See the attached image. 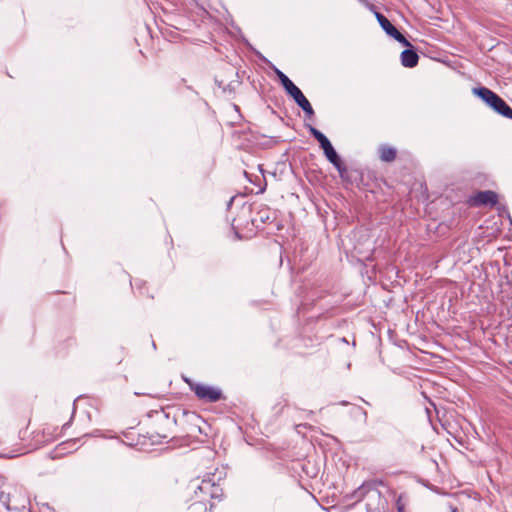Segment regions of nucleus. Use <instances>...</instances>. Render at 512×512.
Segmentation results:
<instances>
[{
  "label": "nucleus",
  "instance_id": "nucleus-1",
  "mask_svg": "<svg viewBox=\"0 0 512 512\" xmlns=\"http://www.w3.org/2000/svg\"><path fill=\"white\" fill-rule=\"evenodd\" d=\"M276 75L285 91L294 99L297 105L302 108L305 114L308 117L313 116L314 110L302 91L281 70L276 69Z\"/></svg>",
  "mask_w": 512,
  "mask_h": 512
},
{
  "label": "nucleus",
  "instance_id": "nucleus-2",
  "mask_svg": "<svg viewBox=\"0 0 512 512\" xmlns=\"http://www.w3.org/2000/svg\"><path fill=\"white\" fill-rule=\"evenodd\" d=\"M366 495L369 496L370 499H372L373 501L376 502V504L374 503H370L368 502L366 504V510L367 512H381L380 511V504H381V501H382V498H381V493L379 490L373 488V485L372 483L370 482H365L363 483L355 492H354V497L357 499V500H361L363 497H365Z\"/></svg>",
  "mask_w": 512,
  "mask_h": 512
},
{
  "label": "nucleus",
  "instance_id": "nucleus-3",
  "mask_svg": "<svg viewBox=\"0 0 512 512\" xmlns=\"http://www.w3.org/2000/svg\"><path fill=\"white\" fill-rule=\"evenodd\" d=\"M190 488L194 491L195 494V502L192 505L200 504L206 511V504L210 499L209 493L212 488V480L203 479L200 483H198L197 481H192L190 483Z\"/></svg>",
  "mask_w": 512,
  "mask_h": 512
},
{
  "label": "nucleus",
  "instance_id": "nucleus-4",
  "mask_svg": "<svg viewBox=\"0 0 512 512\" xmlns=\"http://www.w3.org/2000/svg\"><path fill=\"white\" fill-rule=\"evenodd\" d=\"M191 390L200 399L207 402H217L222 398L220 389L205 384H193Z\"/></svg>",
  "mask_w": 512,
  "mask_h": 512
},
{
  "label": "nucleus",
  "instance_id": "nucleus-5",
  "mask_svg": "<svg viewBox=\"0 0 512 512\" xmlns=\"http://www.w3.org/2000/svg\"><path fill=\"white\" fill-rule=\"evenodd\" d=\"M376 19L387 35L406 47H411V43L398 31V29L381 13H375Z\"/></svg>",
  "mask_w": 512,
  "mask_h": 512
},
{
  "label": "nucleus",
  "instance_id": "nucleus-6",
  "mask_svg": "<svg viewBox=\"0 0 512 512\" xmlns=\"http://www.w3.org/2000/svg\"><path fill=\"white\" fill-rule=\"evenodd\" d=\"M498 202V195L494 191L485 190L479 191L474 196L470 198L471 206H494Z\"/></svg>",
  "mask_w": 512,
  "mask_h": 512
},
{
  "label": "nucleus",
  "instance_id": "nucleus-7",
  "mask_svg": "<svg viewBox=\"0 0 512 512\" xmlns=\"http://www.w3.org/2000/svg\"><path fill=\"white\" fill-rule=\"evenodd\" d=\"M325 156L327 159L333 164V166L338 170L340 176H343L344 173H346L347 169L343 165L340 157L338 156L337 152L333 148L332 144L328 145L323 149Z\"/></svg>",
  "mask_w": 512,
  "mask_h": 512
},
{
  "label": "nucleus",
  "instance_id": "nucleus-8",
  "mask_svg": "<svg viewBox=\"0 0 512 512\" xmlns=\"http://www.w3.org/2000/svg\"><path fill=\"white\" fill-rule=\"evenodd\" d=\"M490 107L502 116L512 119V108L500 96H496Z\"/></svg>",
  "mask_w": 512,
  "mask_h": 512
},
{
  "label": "nucleus",
  "instance_id": "nucleus-9",
  "mask_svg": "<svg viewBox=\"0 0 512 512\" xmlns=\"http://www.w3.org/2000/svg\"><path fill=\"white\" fill-rule=\"evenodd\" d=\"M11 485L7 483L5 477L0 476V503L10 509V494H11Z\"/></svg>",
  "mask_w": 512,
  "mask_h": 512
},
{
  "label": "nucleus",
  "instance_id": "nucleus-10",
  "mask_svg": "<svg viewBox=\"0 0 512 512\" xmlns=\"http://www.w3.org/2000/svg\"><path fill=\"white\" fill-rule=\"evenodd\" d=\"M401 64L407 68H413L418 64L419 56L412 49H405L401 53Z\"/></svg>",
  "mask_w": 512,
  "mask_h": 512
},
{
  "label": "nucleus",
  "instance_id": "nucleus-11",
  "mask_svg": "<svg viewBox=\"0 0 512 512\" xmlns=\"http://www.w3.org/2000/svg\"><path fill=\"white\" fill-rule=\"evenodd\" d=\"M475 95L480 97L486 104L491 106V102L496 98L497 94L486 87L474 88Z\"/></svg>",
  "mask_w": 512,
  "mask_h": 512
},
{
  "label": "nucleus",
  "instance_id": "nucleus-12",
  "mask_svg": "<svg viewBox=\"0 0 512 512\" xmlns=\"http://www.w3.org/2000/svg\"><path fill=\"white\" fill-rule=\"evenodd\" d=\"M380 152V159L384 162H392L395 160L397 151L395 148L388 146V145H382L379 148Z\"/></svg>",
  "mask_w": 512,
  "mask_h": 512
},
{
  "label": "nucleus",
  "instance_id": "nucleus-13",
  "mask_svg": "<svg viewBox=\"0 0 512 512\" xmlns=\"http://www.w3.org/2000/svg\"><path fill=\"white\" fill-rule=\"evenodd\" d=\"M309 131L313 135V137L319 142L320 147L322 149H324L325 147H327L328 145L331 144L329 139L321 131H319L315 127L310 126L309 127Z\"/></svg>",
  "mask_w": 512,
  "mask_h": 512
},
{
  "label": "nucleus",
  "instance_id": "nucleus-14",
  "mask_svg": "<svg viewBox=\"0 0 512 512\" xmlns=\"http://www.w3.org/2000/svg\"><path fill=\"white\" fill-rule=\"evenodd\" d=\"M222 495H223L222 488L219 485L212 482V488L209 493L210 499H220L222 497Z\"/></svg>",
  "mask_w": 512,
  "mask_h": 512
},
{
  "label": "nucleus",
  "instance_id": "nucleus-15",
  "mask_svg": "<svg viewBox=\"0 0 512 512\" xmlns=\"http://www.w3.org/2000/svg\"><path fill=\"white\" fill-rule=\"evenodd\" d=\"M398 511H399V512H402V511H403V507H402V506H400V505H398Z\"/></svg>",
  "mask_w": 512,
  "mask_h": 512
}]
</instances>
